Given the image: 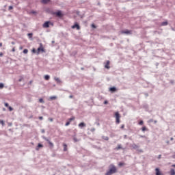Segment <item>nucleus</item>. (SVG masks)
I'll return each instance as SVG.
<instances>
[{
  "instance_id": "19",
  "label": "nucleus",
  "mask_w": 175,
  "mask_h": 175,
  "mask_svg": "<svg viewBox=\"0 0 175 175\" xmlns=\"http://www.w3.org/2000/svg\"><path fill=\"white\" fill-rule=\"evenodd\" d=\"M50 99H51V100H54L57 99V96H51Z\"/></svg>"
},
{
  "instance_id": "55",
  "label": "nucleus",
  "mask_w": 175,
  "mask_h": 175,
  "mask_svg": "<svg viewBox=\"0 0 175 175\" xmlns=\"http://www.w3.org/2000/svg\"><path fill=\"white\" fill-rule=\"evenodd\" d=\"M161 154L160 155H159V157H158V158H159V159H161Z\"/></svg>"
},
{
  "instance_id": "61",
  "label": "nucleus",
  "mask_w": 175,
  "mask_h": 175,
  "mask_svg": "<svg viewBox=\"0 0 175 175\" xmlns=\"http://www.w3.org/2000/svg\"><path fill=\"white\" fill-rule=\"evenodd\" d=\"M11 43L12 44H15L14 42H12Z\"/></svg>"
},
{
  "instance_id": "34",
  "label": "nucleus",
  "mask_w": 175,
  "mask_h": 175,
  "mask_svg": "<svg viewBox=\"0 0 175 175\" xmlns=\"http://www.w3.org/2000/svg\"><path fill=\"white\" fill-rule=\"evenodd\" d=\"M73 120H75V118H71L69 119V122H72V121H73Z\"/></svg>"
},
{
  "instance_id": "6",
  "label": "nucleus",
  "mask_w": 175,
  "mask_h": 175,
  "mask_svg": "<svg viewBox=\"0 0 175 175\" xmlns=\"http://www.w3.org/2000/svg\"><path fill=\"white\" fill-rule=\"evenodd\" d=\"M72 29H75V28H77L78 31L80 29V25H79L77 23H75L74 25L72 26Z\"/></svg>"
},
{
  "instance_id": "28",
  "label": "nucleus",
  "mask_w": 175,
  "mask_h": 175,
  "mask_svg": "<svg viewBox=\"0 0 175 175\" xmlns=\"http://www.w3.org/2000/svg\"><path fill=\"white\" fill-rule=\"evenodd\" d=\"M8 110H9L10 111H13V107H8Z\"/></svg>"
},
{
  "instance_id": "29",
  "label": "nucleus",
  "mask_w": 175,
  "mask_h": 175,
  "mask_svg": "<svg viewBox=\"0 0 175 175\" xmlns=\"http://www.w3.org/2000/svg\"><path fill=\"white\" fill-rule=\"evenodd\" d=\"M43 139H44V140H46V142H48V143L50 142L49 139L46 137H44Z\"/></svg>"
},
{
  "instance_id": "26",
  "label": "nucleus",
  "mask_w": 175,
  "mask_h": 175,
  "mask_svg": "<svg viewBox=\"0 0 175 175\" xmlns=\"http://www.w3.org/2000/svg\"><path fill=\"white\" fill-rule=\"evenodd\" d=\"M142 132H145V131H147V128L146 126L142 127Z\"/></svg>"
},
{
  "instance_id": "37",
  "label": "nucleus",
  "mask_w": 175,
  "mask_h": 175,
  "mask_svg": "<svg viewBox=\"0 0 175 175\" xmlns=\"http://www.w3.org/2000/svg\"><path fill=\"white\" fill-rule=\"evenodd\" d=\"M9 10H12V9H13V6L12 5H10L9 8H8Z\"/></svg>"
},
{
  "instance_id": "59",
  "label": "nucleus",
  "mask_w": 175,
  "mask_h": 175,
  "mask_svg": "<svg viewBox=\"0 0 175 175\" xmlns=\"http://www.w3.org/2000/svg\"><path fill=\"white\" fill-rule=\"evenodd\" d=\"M0 47H2V42L0 43Z\"/></svg>"
},
{
  "instance_id": "41",
  "label": "nucleus",
  "mask_w": 175,
  "mask_h": 175,
  "mask_svg": "<svg viewBox=\"0 0 175 175\" xmlns=\"http://www.w3.org/2000/svg\"><path fill=\"white\" fill-rule=\"evenodd\" d=\"M109 103V102H107V100H105V102H104V105H107Z\"/></svg>"
},
{
  "instance_id": "31",
  "label": "nucleus",
  "mask_w": 175,
  "mask_h": 175,
  "mask_svg": "<svg viewBox=\"0 0 175 175\" xmlns=\"http://www.w3.org/2000/svg\"><path fill=\"white\" fill-rule=\"evenodd\" d=\"M143 124H144V122H143V120H141V121L139 122V125H143Z\"/></svg>"
},
{
  "instance_id": "11",
  "label": "nucleus",
  "mask_w": 175,
  "mask_h": 175,
  "mask_svg": "<svg viewBox=\"0 0 175 175\" xmlns=\"http://www.w3.org/2000/svg\"><path fill=\"white\" fill-rule=\"evenodd\" d=\"M54 80H55V81H57V83L58 84H61L62 81L59 80V78L55 77Z\"/></svg>"
},
{
  "instance_id": "40",
  "label": "nucleus",
  "mask_w": 175,
  "mask_h": 175,
  "mask_svg": "<svg viewBox=\"0 0 175 175\" xmlns=\"http://www.w3.org/2000/svg\"><path fill=\"white\" fill-rule=\"evenodd\" d=\"M92 28H96V26L94 24H92Z\"/></svg>"
},
{
  "instance_id": "54",
  "label": "nucleus",
  "mask_w": 175,
  "mask_h": 175,
  "mask_svg": "<svg viewBox=\"0 0 175 175\" xmlns=\"http://www.w3.org/2000/svg\"><path fill=\"white\" fill-rule=\"evenodd\" d=\"M12 51L14 52L16 51V49H14V48L12 49Z\"/></svg>"
},
{
  "instance_id": "7",
  "label": "nucleus",
  "mask_w": 175,
  "mask_h": 175,
  "mask_svg": "<svg viewBox=\"0 0 175 175\" xmlns=\"http://www.w3.org/2000/svg\"><path fill=\"white\" fill-rule=\"evenodd\" d=\"M50 27V22L47 21L43 24V28H49Z\"/></svg>"
},
{
  "instance_id": "15",
  "label": "nucleus",
  "mask_w": 175,
  "mask_h": 175,
  "mask_svg": "<svg viewBox=\"0 0 175 175\" xmlns=\"http://www.w3.org/2000/svg\"><path fill=\"white\" fill-rule=\"evenodd\" d=\"M170 175H175V170H174V169L172 168L170 170Z\"/></svg>"
},
{
  "instance_id": "4",
  "label": "nucleus",
  "mask_w": 175,
  "mask_h": 175,
  "mask_svg": "<svg viewBox=\"0 0 175 175\" xmlns=\"http://www.w3.org/2000/svg\"><path fill=\"white\" fill-rule=\"evenodd\" d=\"M115 117L116 118V124H120V113L118 112H116L115 113Z\"/></svg>"
},
{
  "instance_id": "38",
  "label": "nucleus",
  "mask_w": 175,
  "mask_h": 175,
  "mask_svg": "<svg viewBox=\"0 0 175 175\" xmlns=\"http://www.w3.org/2000/svg\"><path fill=\"white\" fill-rule=\"evenodd\" d=\"M91 132H95V128H92V129H91Z\"/></svg>"
},
{
  "instance_id": "14",
  "label": "nucleus",
  "mask_w": 175,
  "mask_h": 175,
  "mask_svg": "<svg viewBox=\"0 0 175 175\" xmlns=\"http://www.w3.org/2000/svg\"><path fill=\"white\" fill-rule=\"evenodd\" d=\"M156 175H161V171H159V168H156Z\"/></svg>"
},
{
  "instance_id": "47",
  "label": "nucleus",
  "mask_w": 175,
  "mask_h": 175,
  "mask_svg": "<svg viewBox=\"0 0 175 175\" xmlns=\"http://www.w3.org/2000/svg\"><path fill=\"white\" fill-rule=\"evenodd\" d=\"M41 132H42V133H44V132H45V131H44V129H42V130H41Z\"/></svg>"
},
{
  "instance_id": "10",
  "label": "nucleus",
  "mask_w": 175,
  "mask_h": 175,
  "mask_svg": "<svg viewBox=\"0 0 175 175\" xmlns=\"http://www.w3.org/2000/svg\"><path fill=\"white\" fill-rule=\"evenodd\" d=\"M109 91H111V92H116L117 91V88L116 87L110 88Z\"/></svg>"
},
{
  "instance_id": "56",
  "label": "nucleus",
  "mask_w": 175,
  "mask_h": 175,
  "mask_svg": "<svg viewBox=\"0 0 175 175\" xmlns=\"http://www.w3.org/2000/svg\"><path fill=\"white\" fill-rule=\"evenodd\" d=\"M172 158H174V159H175V154H174V155L172 156Z\"/></svg>"
},
{
  "instance_id": "45",
  "label": "nucleus",
  "mask_w": 175,
  "mask_h": 175,
  "mask_svg": "<svg viewBox=\"0 0 175 175\" xmlns=\"http://www.w3.org/2000/svg\"><path fill=\"white\" fill-rule=\"evenodd\" d=\"M154 122V120H152V119H150V120H149V122Z\"/></svg>"
},
{
  "instance_id": "33",
  "label": "nucleus",
  "mask_w": 175,
  "mask_h": 175,
  "mask_svg": "<svg viewBox=\"0 0 175 175\" xmlns=\"http://www.w3.org/2000/svg\"><path fill=\"white\" fill-rule=\"evenodd\" d=\"M4 105H5V107H9V103H5Z\"/></svg>"
},
{
  "instance_id": "32",
  "label": "nucleus",
  "mask_w": 175,
  "mask_h": 175,
  "mask_svg": "<svg viewBox=\"0 0 175 175\" xmlns=\"http://www.w3.org/2000/svg\"><path fill=\"white\" fill-rule=\"evenodd\" d=\"M0 124H1V125H5V122H3V120H0Z\"/></svg>"
},
{
  "instance_id": "30",
  "label": "nucleus",
  "mask_w": 175,
  "mask_h": 175,
  "mask_svg": "<svg viewBox=\"0 0 175 175\" xmlns=\"http://www.w3.org/2000/svg\"><path fill=\"white\" fill-rule=\"evenodd\" d=\"M4 86L3 83H0V89L3 88Z\"/></svg>"
},
{
  "instance_id": "35",
  "label": "nucleus",
  "mask_w": 175,
  "mask_h": 175,
  "mask_svg": "<svg viewBox=\"0 0 175 175\" xmlns=\"http://www.w3.org/2000/svg\"><path fill=\"white\" fill-rule=\"evenodd\" d=\"M68 125H70V122H67L66 123V126H68Z\"/></svg>"
},
{
  "instance_id": "8",
  "label": "nucleus",
  "mask_w": 175,
  "mask_h": 175,
  "mask_svg": "<svg viewBox=\"0 0 175 175\" xmlns=\"http://www.w3.org/2000/svg\"><path fill=\"white\" fill-rule=\"evenodd\" d=\"M79 128H81V129H83V128H85L86 126L85 123L84 122H81L78 125Z\"/></svg>"
},
{
  "instance_id": "16",
  "label": "nucleus",
  "mask_w": 175,
  "mask_h": 175,
  "mask_svg": "<svg viewBox=\"0 0 175 175\" xmlns=\"http://www.w3.org/2000/svg\"><path fill=\"white\" fill-rule=\"evenodd\" d=\"M51 0H42V3L46 5V3H49Z\"/></svg>"
},
{
  "instance_id": "25",
  "label": "nucleus",
  "mask_w": 175,
  "mask_h": 175,
  "mask_svg": "<svg viewBox=\"0 0 175 175\" xmlns=\"http://www.w3.org/2000/svg\"><path fill=\"white\" fill-rule=\"evenodd\" d=\"M39 102L40 103H44V100H43V98H40Z\"/></svg>"
},
{
  "instance_id": "52",
  "label": "nucleus",
  "mask_w": 175,
  "mask_h": 175,
  "mask_svg": "<svg viewBox=\"0 0 175 175\" xmlns=\"http://www.w3.org/2000/svg\"><path fill=\"white\" fill-rule=\"evenodd\" d=\"M3 111H6V109L5 108H3Z\"/></svg>"
},
{
  "instance_id": "57",
  "label": "nucleus",
  "mask_w": 175,
  "mask_h": 175,
  "mask_svg": "<svg viewBox=\"0 0 175 175\" xmlns=\"http://www.w3.org/2000/svg\"><path fill=\"white\" fill-rule=\"evenodd\" d=\"M172 167H175V164H173V165H172Z\"/></svg>"
},
{
  "instance_id": "23",
  "label": "nucleus",
  "mask_w": 175,
  "mask_h": 175,
  "mask_svg": "<svg viewBox=\"0 0 175 175\" xmlns=\"http://www.w3.org/2000/svg\"><path fill=\"white\" fill-rule=\"evenodd\" d=\"M161 25H163V26H165V25H167V22H163V23H161Z\"/></svg>"
},
{
  "instance_id": "17",
  "label": "nucleus",
  "mask_w": 175,
  "mask_h": 175,
  "mask_svg": "<svg viewBox=\"0 0 175 175\" xmlns=\"http://www.w3.org/2000/svg\"><path fill=\"white\" fill-rule=\"evenodd\" d=\"M38 53H40V51H42V53H44V49H43L42 47H39L38 49Z\"/></svg>"
},
{
  "instance_id": "48",
  "label": "nucleus",
  "mask_w": 175,
  "mask_h": 175,
  "mask_svg": "<svg viewBox=\"0 0 175 175\" xmlns=\"http://www.w3.org/2000/svg\"><path fill=\"white\" fill-rule=\"evenodd\" d=\"M32 52H33V53H36V50H35V49H33L32 50Z\"/></svg>"
},
{
  "instance_id": "1",
  "label": "nucleus",
  "mask_w": 175,
  "mask_h": 175,
  "mask_svg": "<svg viewBox=\"0 0 175 175\" xmlns=\"http://www.w3.org/2000/svg\"><path fill=\"white\" fill-rule=\"evenodd\" d=\"M117 172V167L113 164L109 165V170L105 173V175H111Z\"/></svg>"
},
{
  "instance_id": "3",
  "label": "nucleus",
  "mask_w": 175,
  "mask_h": 175,
  "mask_svg": "<svg viewBox=\"0 0 175 175\" xmlns=\"http://www.w3.org/2000/svg\"><path fill=\"white\" fill-rule=\"evenodd\" d=\"M120 33L122 34H125V35H131L132 34V31L126 29V30H122L120 31Z\"/></svg>"
},
{
  "instance_id": "50",
  "label": "nucleus",
  "mask_w": 175,
  "mask_h": 175,
  "mask_svg": "<svg viewBox=\"0 0 175 175\" xmlns=\"http://www.w3.org/2000/svg\"><path fill=\"white\" fill-rule=\"evenodd\" d=\"M69 98H70V99H72V98H73V96H72V95H70V96H69Z\"/></svg>"
},
{
  "instance_id": "2",
  "label": "nucleus",
  "mask_w": 175,
  "mask_h": 175,
  "mask_svg": "<svg viewBox=\"0 0 175 175\" xmlns=\"http://www.w3.org/2000/svg\"><path fill=\"white\" fill-rule=\"evenodd\" d=\"M131 147L133 148V150H137L138 152H143V150L139 149V146L136 145V144H133L131 145Z\"/></svg>"
},
{
  "instance_id": "53",
  "label": "nucleus",
  "mask_w": 175,
  "mask_h": 175,
  "mask_svg": "<svg viewBox=\"0 0 175 175\" xmlns=\"http://www.w3.org/2000/svg\"><path fill=\"white\" fill-rule=\"evenodd\" d=\"M49 121L53 122V118H50Z\"/></svg>"
},
{
  "instance_id": "5",
  "label": "nucleus",
  "mask_w": 175,
  "mask_h": 175,
  "mask_svg": "<svg viewBox=\"0 0 175 175\" xmlns=\"http://www.w3.org/2000/svg\"><path fill=\"white\" fill-rule=\"evenodd\" d=\"M53 14H55V16H57V17H62V16H64L62 14V12L61 10H59V11L53 13Z\"/></svg>"
},
{
  "instance_id": "60",
  "label": "nucleus",
  "mask_w": 175,
  "mask_h": 175,
  "mask_svg": "<svg viewBox=\"0 0 175 175\" xmlns=\"http://www.w3.org/2000/svg\"><path fill=\"white\" fill-rule=\"evenodd\" d=\"M124 139H126V135H125L124 136Z\"/></svg>"
},
{
  "instance_id": "49",
  "label": "nucleus",
  "mask_w": 175,
  "mask_h": 175,
  "mask_svg": "<svg viewBox=\"0 0 175 175\" xmlns=\"http://www.w3.org/2000/svg\"><path fill=\"white\" fill-rule=\"evenodd\" d=\"M31 13H32L33 14H36V12L33 11V12H31Z\"/></svg>"
},
{
  "instance_id": "63",
  "label": "nucleus",
  "mask_w": 175,
  "mask_h": 175,
  "mask_svg": "<svg viewBox=\"0 0 175 175\" xmlns=\"http://www.w3.org/2000/svg\"><path fill=\"white\" fill-rule=\"evenodd\" d=\"M173 139H174L173 137H171V138H170V140H173Z\"/></svg>"
},
{
  "instance_id": "22",
  "label": "nucleus",
  "mask_w": 175,
  "mask_h": 175,
  "mask_svg": "<svg viewBox=\"0 0 175 175\" xmlns=\"http://www.w3.org/2000/svg\"><path fill=\"white\" fill-rule=\"evenodd\" d=\"M48 143L51 147H54V144H53L51 142L49 141Z\"/></svg>"
},
{
  "instance_id": "44",
  "label": "nucleus",
  "mask_w": 175,
  "mask_h": 175,
  "mask_svg": "<svg viewBox=\"0 0 175 175\" xmlns=\"http://www.w3.org/2000/svg\"><path fill=\"white\" fill-rule=\"evenodd\" d=\"M39 120H43V116H40Z\"/></svg>"
},
{
  "instance_id": "24",
  "label": "nucleus",
  "mask_w": 175,
  "mask_h": 175,
  "mask_svg": "<svg viewBox=\"0 0 175 175\" xmlns=\"http://www.w3.org/2000/svg\"><path fill=\"white\" fill-rule=\"evenodd\" d=\"M23 54H28V49H24Z\"/></svg>"
},
{
  "instance_id": "42",
  "label": "nucleus",
  "mask_w": 175,
  "mask_h": 175,
  "mask_svg": "<svg viewBox=\"0 0 175 175\" xmlns=\"http://www.w3.org/2000/svg\"><path fill=\"white\" fill-rule=\"evenodd\" d=\"M139 137L146 138V135H139Z\"/></svg>"
},
{
  "instance_id": "12",
  "label": "nucleus",
  "mask_w": 175,
  "mask_h": 175,
  "mask_svg": "<svg viewBox=\"0 0 175 175\" xmlns=\"http://www.w3.org/2000/svg\"><path fill=\"white\" fill-rule=\"evenodd\" d=\"M121 149L125 150V148H122V147L121 146V144H118V147H116V148H115V150H121Z\"/></svg>"
},
{
  "instance_id": "46",
  "label": "nucleus",
  "mask_w": 175,
  "mask_h": 175,
  "mask_svg": "<svg viewBox=\"0 0 175 175\" xmlns=\"http://www.w3.org/2000/svg\"><path fill=\"white\" fill-rule=\"evenodd\" d=\"M124 126H124V124L122 125V126H121V129H124Z\"/></svg>"
},
{
  "instance_id": "18",
  "label": "nucleus",
  "mask_w": 175,
  "mask_h": 175,
  "mask_svg": "<svg viewBox=\"0 0 175 175\" xmlns=\"http://www.w3.org/2000/svg\"><path fill=\"white\" fill-rule=\"evenodd\" d=\"M33 34L32 33H29L28 34H27V36H29V39H32V36H33Z\"/></svg>"
},
{
  "instance_id": "9",
  "label": "nucleus",
  "mask_w": 175,
  "mask_h": 175,
  "mask_svg": "<svg viewBox=\"0 0 175 175\" xmlns=\"http://www.w3.org/2000/svg\"><path fill=\"white\" fill-rule=\"evenodd\" d=\"M109 65H110V61L107 62L106 64L105 65V68L106 69H110V66H109Z\"/></svg>"
},
{
  "instance_id": "43",
  "label": "nucleus",
  "mask_w": 175,
  "mask_h": 175,
  "mask_svg": "<svg viewBox=\"0 0 175 175\" xmlns=\"http://www.w3.org/2000/svg\"><path fill=\"white\" fill-rule=\"evenodd\" d=\"M23 77H21V79H19L18 81H19V82L23 81Z\"/></svg>"
},
{
  "instance_id": "20",
  "label": "nucleus",
  "mask_w": 175,
  "mask_h": 175,
  "mask_svg": "<svg viewBox=\"0 0 175 175\" xmlns=\"http://www.w3.org/2000/svg\"><path fill=\"white\" fill-rule=\"evenodd\" d=\"M68 146H66V144H64V151H67L68 150Z\"/></svg>"
},
{
  "instance_id": "13",
  "label": "nucleus",
  "mask_w": 175,
  "mask_h": 175,
  "mask_svg": "<svg viewBox=\"0 0 175 175\" xmlns=\"http://www.w3.org/2000/svg\"><path fill=\"white\" fill-rule=\"evenodd\" d=\"M42 147H43V145L41 144H38L37 148H36V150L38 151L39 150V148H42Z\"/></svg>"
},
{
  "instance_id": "51",
  "label": "nucleus",
  "mask_w": 175,
  "mask_h": 175,
  "mask_svg": "<svg viewBox=\"0 0 175 175\" xmlns=\"http://www.w3.org/2000/svg\"><path fill=\"white\" fill-rule=\"evenodd\" d=\"M3 53H0V57H3Z\"/></svg>"
},
{
  "instance_id": "62",
  "label": "nucleus",
  "mask_w": 175,
  "mask_h": 175,
  "mask_svg": "<svg viewBox=\"0 0 175 175\" xmlns=\"http://www.w3.org/2000/svg\"><path fill=\"white\" fill-rule=\"evenodd\" d=\"M52 43H53V44L55 43V41H54V40H53V41H52Z\"/></svg>"
},
{
  "instance_id": "21",
  "label": "nucleus",
  "mask_w": 175,
  "mask_h": 175,
  "mask_svg": "<svg viewBox=\"0 0 175 175\" xmlns=\"http://www.w3.org/2000/svg\"><path fill=\"white\" fill-rule=\"evenodd\" d=\"M44 79H45V80H50V76L49 75H45Z\"/></svg>"
},
{
  "instance_id": "64",
  "label": "nucleus",
  "mask_w": 175,
  "mask_h": 175,
  "mask_svg": "<svg viewBox=\"0 0 175 175\" xmlns=\"http://www.w3.org/2000/svg\"><path fill=\"white\" fill-rule=\"evenodd\" d=\"M170 83H172V84H173V81H171Z\"/></svg>"
},
{
  "instance_id": "58",
  "label": "nucleus",
  "mask_w": 175,
  "mask_h": 175,
  "mask_svg": "<svg viewBox=\"0 0 175 175\" xmlns=\"http://www.w3.org/2000/svg\"><path fill=\"white\" fill-rule=\"evenodd\" d=\"M154 124H157V122H158L157 120L154 121Z\"/></svg>"
},
{
  "instance_id": "36",
  "label": "nucleus",
  "mask_w": 175,
  "mask_h": 175,
  "mask_svg": "<svg viewBox=\"0 0 175 175\" xmlns=\"http://www.w3.org/2000/svg\"><path fill=\"white\" fill-rule=\"evenodd\" d=\"M104 140H109V137H103Z\"/></svg>"
},
{
  "instance_id": "39",
  "label": "nucleus",
  "mask_w": 175,
  "mask_h": 175,
  "mask_svg": "<svg viewBox=\"0 0 175 175\" xmlns=\"http://www.w3.org/2000/svg\"><path fill=\"white\" fill-rule=\"evenodd\" d=\"M119 166H124V163H119Z\"/></svg>"
},
{
  "instance_id": "27",
  "label": "nucleus",
  "mask_w": 175,
  "mask_h": 175,
  "mask_svg": "<svg viewBox=\"0 0 175 175\" xmlns=\"http://www.w3.org/2000/svg\"><path fill=\"white\" fill-rule=\"evenodd\" d=\"M73 140H74V142H75V143H77V142L79 141V140L77 139V138H76V137H74Z\"/></svg>"
}]
</instances>
